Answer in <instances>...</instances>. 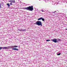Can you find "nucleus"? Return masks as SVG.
Returning <instances> with one entry per match:
<instances>
[{"mask_svg":"<svg viewBox=\"0 0 67 67\" xmlns=\"http://www.w3.org/2000/svg\"><path fill=\"white\" fill-rule=\"evenodd\" d=\"M42 20L43 21H44V18H42Z\"/></svg>","mask_w":67,"mask_h":67,"instance_id":"11","label":"nucleus"},{"mask_svg":"<svg viewBox=\"0 0 67 67\" xmlns=\"http://www.w3.org/2000/svg\"><path fill=\"white\" fill-rule=\"evenodd\" d=\"M11 47H17L18 46L16 45H14V46H11Z\"/></svg>","mask_w":67,"mask_h":67,"instance_id":"8","label":"nucleus"},{"mask_svg":"<svg viewBox=\"0 0 67 67\" xmlns=\"http://www.w3.org/2000/svg\"><path fill=\"white\" fill-rule=\"evenodd\" d=\"M57 11H56V10H55V11L54 12H53V13H55Z\"/></svg>","mask_w":67,"mask_h":67,"instance_id":"16","label":"nucleus"},{"mask_svg":"<svg viewBox=\"0 0 67 67\" xmlns=\"http://www.w3.org/2000/svg\"><path fill=\"white\" fill-rule=\"evenodd\" d=\"M2 7L1 6V4H0V8H2Z\"/></svg>","mask_w":67,"mask_h":67,"instance_id":"15","label":"nucleus"},{"mask_svg":"<svg viewBox=\"0 0 67 67\" xmlns=\"http://www.w3.org/2000/svg\"><path fill=\"white\" fill-rule=\"evenodd\" d=\"M2 48V47H0V49H1Z\"/></svg>","mask_w":67,"mask_h":67,"instance_id":"17","label":"nucleus"},{"mask_svg":"<svg viewBox=\"0 0 67 67\" xmlns=\"http://www.w3.org/2000/svg\"><path fill=\"white\" fill-rule=\"evenodd\" d=\"M66 30H67V29H66Z\"/></svg>","mask_w":67,"mask_h":67,"instance_id":"19","label":"nucleus"},{"mask_svg":"<svg viewBox=\"0 0 67 67\" xmlns=\"http://www.w3.org/2000/svg\"><path fill=\"white\" fill-rule=\"evenodd\" d=\"M10 46H6L5 47H2V48L3 49H9L10 48Z\"/></svg>","mask_w":67,"mask_h":67,"instance_id":"3","label":"nucleus"},{"mask_svg":"<svg viewBox=\"0 0 67 67\" xmlns=\"http://www.w3.org/2000/svg\"><path fill=\"white\" fill-rule=\"evenodd\" d=\"M60 53H59V54H57V55H60Z\"/></svg>","mask_w":67,"mask_h":67,"instance_id":"13","label":"nucleus"},{"mask_svg":"<svg viewBox=\"0 0 67 67\" xmlns=\"http://www.w3.org/2000/svg\"><path fill=\"white\" fill-rule=\"evenodd\" d=\"M12 2H11V3H10V5H12Z\"/></svg>","mask_w":67,"mask_h":67,"instance_id":"12","label":"nucleus"},{"mask_svg":"<svg viewBox=\"0 0 67 67\" xmlns=\"http://www.w3.org/2000/svg\"><path fill=\"white\" fill-rule=\"evenodd\" d=\"M35 24L38 26H42V23L41 21H37L36 22Z\"/></svg>","mask_w":67,"mask_h":67,"instance_id":"2","label":"nucleus"},{"mask_svg":"<svg viewBox=\"0 0 67 67\" xmlns=\"http://www.w3.org/2000/svg\"><path fill=\"white\" fill-rule=\"evenodd\" d=\"M41 10L42 11V12H44V11L43 10Z\"/></svg>","mask_w":67,"mask_h":67,"instance_id":"18","label":"nucleus"},{"mask_svg":"<svg viewBox=\"0 0 67 67\" xmlns=\"http://www.w3.org/2000/svg\"><path fill=\"white\" fill-rule=\"evenodd\" d=\"M42 19V17H41V18H38V20H41V19Z\"/></svg>","mask_w":67,"mask_h":67,"instance_id":"10","label":"nucleus"},{"mask_svg":"<svg viewBox=\"0 0 67 67\" xmlns=\"http://www.w3.org/2000/svg\"><path fill=\"white\" fill-rule=\"evenodd\" d=\"M52 41H53L55 43H57V39H52L51 40Z\"/></svg>","mask_w":67,"mask_h":67,"instance_id":"4","label":"nucleus"},{"mask_svg":"<svg viewBox=\"0 0 67 67\" xmlns=\"http://www.w3.org/2000/svg\"><path fill=\"white\" fill-rule=\"evenodd\" d=\"M12 49L13 50H17V51H18L19 50L18 49L16 48H13Z\"/></svg>","mask_w":67,"mask_h":67,"instance_id":"7","label":"nucleus"},{"mask_svg":"<svg viewBox=\"0 0 67 67\" xmlns=\"http://www.w3.org/2000/svg\"><path fill=\"white\" fill-rule=\"evenodd\" d=\"M18 30H19V31H25L26 30V29H24V30H23V29H20V30H19V29H18Z\"/></svg>","mask_w":67,"mask_h":67,"instance_id":"6","label":"nucleus"},{"mask_svg":"<svg viewBox=\"0 0 67 67\" xmlns=\"http://www.w3.org/2000/svg\"><path fill=\"white\" fill-rule=\"evenodd\" d=\"M23 8L30 11H32L34 9L33 6H29L27 7H24Z\"/></svg>","mask_w":67,"mask_h":67,"instance_id":"1","label":"nucleus"},{"mask_svg":"<svg viewBox=\"0 0 67 67\" xmlns=\"http://www.w3.org/2000/svg\"><path fill=\"white\" fill-rule=\"evenodd\" d=\"M7 5L8 6V7H9L10 5L9 4V3H7Z\"/></svg>","mask_w":67,"mask_h":67,"instance_id":"9","label":"nucleus"},{"mask_svg":"<svg viewBox=\"0 0 67 67\" xmlns=\"http://www.w3.org/2000/svg\"><path fill=\"white\" fill-rule=\"evenodd\" d=\"M50 41V40H46V41Z\"/></svg>","mask_w":67,"mask_h":67,"instance_id":"14","label":"nucleus"},{"mask_svg":"<svg viewBox=\"0 0 67 67\" xmlns=\"http://www.w3.org/2000/svg\"><path fill=\"white\" fill-rule=\"evenodd\" d=\"M9 2H12V3H15V0H10Z\"/></svg>","mask_w":67,"mask_h":67,"instance_id":"5","label":"nucleus"}]
</instances>
